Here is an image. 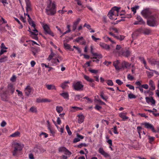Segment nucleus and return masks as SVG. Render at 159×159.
Listing matches in <instances>:
<instances>
[{
    "instance_id": "nucleus-1",
    "label": "nucleus",
    "mask_w": 159,
    "mask_h": 159,
    "mask_svg": "<svg viewBox=\"0 0 159 159\" xmlns=\"http://www.w3.org/2000/svg\"><path fill=\"white\" fill-rule=\"evenodd\" d=\"M46 12L48 15L50 16H53L56 12V5L55 3H52L51 0L46 9Z\"/></svg>"
},
{
    "instance_id": "nucleus-2",
    "label": "nucleus",
    "mask_w": 159,
    "mask_h": 159,
    "mask_svg": "<svg viewBox=\"0 0 159 159\" xmlns=\"http://www.w3.org/2000/svg\"><path fill=\"white\" fill-rule=\"evenodd\" d=\"M13 145L14 149L12 152V155L14 156H16L17 155L18 151H20L22 150L24 147V145L17 142H14Z\"/></svg>"
},
{
    "instance_id": "nucleus-3",
    "label": "nucleus",
    "mask_w": 159,
    "mask_h": 159,
    "mask_svg": "<svg viewBox=\"0 0 159 159\" xmlns=\"http://www.w3.org/2000/svg\"><path fill=\"white\" fill-rule=\"evenodd\" d=\"M147 25L151 27H155L157 25V22L156 20V16H151L147 20Z\"/></svg>"
},
{
    "instance_id": "nucleus-4",
    "label": "nucleus",
    "mask_w": 159,
    "mask_h": 159,
    "mask_svg": "<svg viewBox=\"0 0 159 159\" xmlns=\"http://www.w3.org/2000/svg\"><path fill=\"white\" fill-rule=\"evenodd\" d=\"M72 87L75 90L80 91L83 90L84 85L82 84L81 81H79L74 83Z\"/></svg>"
},
{
    "instance_id": "nucleus-5",
    "label": "nucleus",
    "mask_w": 159,
    "mask_h": 159,
    "mask_svg": "<svg viewBox=\"0 0 159 159\" xmlns=\"http://www.w3.org/2000/svg\"><path fill=\"white\" fill-rule=\"evenodd\" d=\"M9 96V94L8 93V92L7 90L0 93L1 98L3 101H8Z\"/></svg>"
},
{
    "instance_id": "nucleus-6",
    "label": "nucleus",
    "mask_w": 159,
    "mask_h": 159,
    "mask_svg": "<svg viewBox=\"0 0 159 159\" xmlns=\"http://www.w3.org/2000/svg\"><path fill=\"white\" fill-rule=\"evenodd\" d=\"M142 15L146 18H148L152 16V12L149 8H146L144 9L141 12Z\"/></svg>"
},
{
    "instance_id": "nucleus-7",
    "label": "nucleus",
    "mask_w": 159,
    "mask_h": 159,
    "mask_svg": "<svg viewBox=\"0 0 159 159\" xmlns=\"http://www.w3.org/2000/svg\"><path fill=\"white\" fill-rule=\"evenodd\" d=\"M44 31L45 32V34H49L52 37L54 36V33L51 31L48 25L45 24L43 26Z\"/></svg>"
},
{
    "instance_id": "nucleus-8",
    "label": "nucleus",
    "mask_w": 159,
    "mask_h": 159,
    "mask_svg": "<svg viewBox=\"0 0 159 159\" xmlns=\"http://www.w3.org/2000/svg\"><path fill=\"white\" fill-rule=\"evenodd\" d=\"M148 62L152 65H157L159 66V60L153 58H148Z\"/></svg>"
},
{
    "instance_id": "nucleus-9",
    "label": "nucleus",
    "mask_w": 159,
    "mask_h": 159,
    "mask_svg": "<svg viewBox=\"0 0 159 159\" xmlns=\"http://www.w3.org/2000/svg\"><path fill=\"white\" fill-rule=\"evenodd\" d=\"M131 52L129 50H127L125 51L124 49L122 50V51L120 52V53L118 55L119 56H123L126 57H128L130 56Z\"/></svg>"
},
{
    "instance_id": "nucleus-10",
    "label": "nucleus",
    "mask_w": 159,
    "mask_h": 159,
    "mask_svg": "<svg viewBox=\"0 0 159 159\" xmlns=\"http://www.w3.org/2000/svg\"><path fill=\"white\" fill-rule=\"evenodd\" d=\"M142 125H144L145 127L147 129H151L153 132H157V131L155 129L154 127L151 124L147 122H144L142 123Z\"/></svg>"
},
{
    "instance_id": "nucleus-11",
    "label": "nucleus",
    "mask_w": 159,
    "mask_h": 159,
    "mask_svg": "<svg viewBox=\"0 0 159 159\" xmlns=\"http://www.w3.org/2000/svg\"><path fill=\"white\" fill-rule=\"evenodd\" d=\"M99 153L103 156L105 158L110 157V155L107 153L102 148H99L98 150Z\"/></svg>"
},
{
    "instance_id": "nucleus-12",
    "label": "nucleus",
    "mask_w": 159,
    "mask_h": 159,
    "mask_svg": "<svg viewBox=\"0 0 159 159\" xmlns=\"http://www.w3.org/2000/svg\"><path fill=\"white\" fill-rule=\"evenodd\" d=\"M99 153L103 156L105 158L110 157V155L107 153L102 148H99L98 150Z\"/></svg>"
},
{
    "instance_id": "nucleus-13",
    "label": "nucleus",
    "mask_w": 159,
    "mask_h": 159,
    "mask_svg": "<svg viewBox=\"0 0 159 159\" xmlns=\"http://www.w3.org/2000/svg\"><path fill=\"white\" fill-rule=\"evenodd\" d=\"M99 153L103 156L105 158L110 157V155L107 153L102 148H99L98 150Z\"/></svg>"
},
{
    "instance_id": "nucleus-14",
    "label": "nucleus",
    "mask_w": 159,
    "mask_h": 159,
    "mask_svg": "<svg viewBox=\"0 0 159 159\" xmlns=\"http://www.w3.org/2000/svg\"><path fill=\"white\" fill-rule=\"evenodd\" d=\"M146 102L149 103L150 102L151 103V104L152 105H155L156 103L155 100L153 99V98L152 97L149 98L148 97H146L145 98Z\"/></svg>"
},
{
    "instance_id": "nucleus-15",
    "label": "nucleus",
    "mask_w": 159,
    "mask_h": 159,
    "mask_svg": "<svg viewBox=\"0 0 159 159\" xmlns=\"http://www.w3.org/2000/svg\"><path fill=\"white\" fill-rule=\"evenodd\" d=\"M123 49L124 48H122L120 45H117L116 46V49L114 51V52L117 53L119 55L120 52L122 51Z\"/></svg>"
},
{
    "instance_id": "nucleus-16",
    "label": "nucleus",
    "mask_w": 159,
    "mask_h": 159,
    "mask_svg": "<svg viewBox=\"0 0 159 159\" xmlns=\"http://www.w3.org/2000/svg\"><path fill=\"white\" fill-rule=\"evenodd\" d=\"M99 45L103 49H105L107 50H109L110 49V47L109 45L104 43L100 42L99 43Z\"/></svg>"
},
{
    "instance_id": "nucleus-17",
    "label": "nucleus",
    "mask_w": 159,
    "mask_h": 159,
    "mask_svg": "<svg viewBox=\"0 0 159 159\" xmlns=\"http://www.w3.org/2000/svg\"><path fill=\"white\" fill-rule=\"evenodd\" d=\"M32 90V89L30 86H27L25 89V93L26 95L28 96L30 94Z\"/></svg>"
},
{
    "instance_id": "nucleus-18",
    "label": "nucleus",
    "mask_w": 159,
    "mask_h": 159,
    "mask_svg": "<svg viewBox=\"0 0 159 159\" xmlns=\"http://www.w3.org/2000/svg\"><path fill=\"white\" fill-rule=\"evenodd\" d=\"M77 138H75L73 140V143H75L79 141H80V139H84V136L80 135L78 133L77 134Z\"/></svg>"
},
{
    "instance_id": "nucleus-19",
    "label": "nucleus",
    "mask_w": 159,
    "mask_h": 159,
    "mask_svg": "<svg viewBox=\"0 0 159 159\" xmlns=\"http://www.w3.org/2000/svg\"><path fill=\"white\" fill-rule=\"evenodd\" d=\"M80 20V19L78 18L77 19V20L74 22L73 23V25L72 26V30L73 31H75L76 29L77 26Z\"/></svg>"
},
{
    "instance_id": "nucleus-20",
    "label": "nucleus",
    "mask_w": 159,
    "mask_h": 159,
    "mask_svg": "<svg viewBox=\"0 0 159 159\" xmlns=\"http://www.w3.org/2000/svg\"><path fill=\"white\" fill-rule=\"evenodd\" d=\"M130 66V65L128 62L125 61H123L121 62V68L124 69L125 68H127Z\"/></svg>"
},
{
    "instance_id": "nucleus-21",
    "label": "nucleus",
    "mask_w": 159,
    "mask_h": 159,
    "mask_svg": "<svg viewBox=\"0 0 159 159\" xmlns=\"http://www.w3.org/2000/svg\"><path fill=\"white\" fill-rule=\"evenodd\" d=\"M78 117V122L81 124L83 122L84 118V116L83 114L79 115L77 116Z\"/></svg>"
},
{
    "instance_id": "nucleus-22",
    "label": "nucleus",
    "mask_w": 159,
    "mask_h": 159,
    "mask_svg": "<svg viewBox=\"0 0 159 159\" xmlns=\"http://www.w3.org/2000/svg\"><path fill=\"white\" fill-rule=\"evenodd\" d=\"M149 85L150 86L149 88L150 90H154L155 89V87L154 85V82L152 80H150L149 83Z\"/></svg>"
},
{
    "instance_id": "nucleus-23",
    "label": "nucleus",
    "mask_w": 159,
    "mask_h": 159,
    "mask_svg": "<svg viewBox=\"0 0 159 159\" xmlns=\"http://www.w3.org/2000/svg\"><path fill=\"white\" fill-rule=\"evenodd\" d=\"M59 151L60 152H62L63 151L67 152H68V154L69 155H71V154L70 152L65 147H60L59 148Z\"/></svg>"
},
{
    "instance_id": "nucleus-24",
    "label": "nucleus",
    "mask_w": 159,
    "mask_h": 159,
    "mask_svg": "<svg viewBox=\"0 0 159 159\" xmlns=\"http://www.w3.org/2000/svg\"><path fill=\"white\" fill-rule=\"evenodd\" d=\"M93 56H96V57H91V59H96L97 58L98 59L102 58V55L100 54H98L96 53H95L93 54Z\"/></svg>"
},
{
    "instance_id": "nucleus-25",
    "label": "nucleus",
    "mask_w": 159,
    "mask_h": 159,
    "mask_svg": "<svg viewBox=\"0 0 159 159\" xmlns=\"http://www.w3.org/2000/svg\"><path fill=\"white\" fill-rule=\"evenodd\" d=\"M46 87L48 90H56L55 86L53 84H48L46 85Z\"/></svg>"
},
{
    "instance_id": "nucleus-26",
    "label": "nucleus",
    "mask_w": 159,
    "mask_h": 159,
    "mask_svg": "<svg viewBox=\"0 0 159 159\" xmlns=\"http://www.w3.org/2000/svg\"><path fill=\"white\" fill-rule=\"evenodd\" d=\"M60 95L64 98L68 99L69 95L68 92H64L60 94Z\"/></svg>"
},
{
    "instance_id": "nucleus-27",
    "label": "nucleus",
    "mask_w": 159,
    "mask_h": 159,
    "mask_svg": "<svg viewBox=\"0 0 159 159\" xmlns=\"http://www.w3.org/2000/svg\"><path fill=\"white\" fill-rule=\"evenodd\" d=\"M63 42V45L65 48L66 49L70 50V45L66 43V40H64Z\"/></svg>"
},
{
    "instance_id": "nucleus-28",
    "label": "nucleus",
    "mask_w": 159,
    "mask_h": 159,
    "mask_svg": "<svg viewBox=\"0 0 159 159\" xmlns=\"http://www.w3.org/2000/svg\"><path fill=\"white\" fill-rule=\"evenodd\" d=\"M136 19L141 25H144L145 24V22L143 20L142 18L140 17V16H138L136 18Z\"/></svg>"
},
{
    "instance_id": "nucleus-29",
    "label": "nucleus",
    "mask_w": 159,
    "mask_h": 159,
    "mask_svg": "<svg viewBox=\"0 0 159 159\" xmlns=\"http://www.w3.org/2000/svg\"><path fill=\"white\" fill-rule=\"evenodd\" d=\"M20 134V133L19 131H16L14 133L10 135V137H16L19 136Z\"/></svg>"
},
{
    "instance_id": "nucleus-30",
    "label": "nucleus",
    "mask_w": 159,
    "mask_h": 159,
    "mask_svg": "<svg viewBox=\"0 0 159 159\" xmlns=\"http://www.w3.org/2000/svg\"><path fill=\"white\" fill-rule=\"evenodd\" d=\"M119 116L122 118L123 120H125V119H128V117H127L125 115V113H121L119 114Z\"/></svg>"
},
{
    "instance_id": "nucleus-31",
    "label": "nucleus",
    "mask_w": 159,
    "mask_h": 159,
    "mask_svg": "<svg viewBox=\"0 0 159 159\" xmlns=\"http://www.w3.org/2000/svg\"><path fill=\"white\" fill-rule=\"evenodd\" d=\"M51 53L47 58V60L49 61H50L51 60H52V59H53V57L55 55V54L53 52L52 50H51Z\"/></svg>"
},
{
    "instance_id": "nucleus-32",
    "label": "nucleus",
    "mask_w": 159,
    "mask_h": 159,
    "mask_svg": "<svg viewBox=\"0 0 159 159\" xmlns=\"http://www.w3.org/2000/svg\"><path fill=\"white\" fill-rule=\"evenodd\" d=\"M26 11L27 12L29 11H30L31 10V4L30 2H28V3H26Z\"/></svg>"
},
{
    "instance_id": "nucleus-33",
    "label": "nucleus",
    "mask_w": 159,
    "mask_h": 159,
    "mask_svg": "<svg viewBox=\"0 0 159 159\" xmlns=\"http://www.w3.org/2000/svg\"><path fill=\"white\" fill-rule=\"evenodd\" d=\"M100 96L101 98L105 101H106L107 99V97L106 96H105L104 92L103 91H102L100 93Z\"/></svg>"
},
{
    "instance_id": "nucleus-34",
    "label": "nucleus",
    "mask_w": 159,
    "mask_h": 159,
    "mask_svg": "<svg viewBox=\"0 0 159 159\" xmlns=\"http://www.w3.org/2000/svg\"><path fill=\"white\" fill-rule=\"evenodd\" d=\"M7 57L6 56H4L3 57L0 58V62L2 63L6 61L7 60Z\"/></svg>"
},
{
    "instance_id": "nucleus-35",
    "label": "nucleus",
    "mask_w": 159,
    "mask_h": 159,
    "mask_svg": "<svg viewBox=\"0 0 159 159\" xmlns=\"http://www.w3.org/2000/svg\"><path fill=\"white\" fill-rule=\"evenodd\" d=\"M151 32V30L147 29H144L143 30V33L144 34L148 35Z\"/></svg>"
},
{
    "instance_id": "nucleus-36",
    "label": "nucleus",
    "mask_w": 159,
    "mask_h": 159,
    "mask_svg": "<svg viewBox=\"0 0 159 159\" xmlns=\"http://www.w3.org/2000/svg\"><path fill=\"white\" fill-rule=\"evenodd\" d=\"M69 83V81H66L63 83L61 84V86L62 88V89H64L66 88V87L67 86L66 84Z\"/></svg>"
},
{
    "instance_id": "nucleus-37",
    "label": "nucleus",
    "mask_w": 159,
    "mask_h": 159,
    "mask_svg": "<svg viewBox=\"0 0 159 159\" xmlns=\"http://www.w3.org/2000/svg\"><path fill=\"white\" fill-rule=\"evenodd\" d=\"M84 78L87 81L89 82H92L94 81V80L93 79L90 78L87 75H84Z\"/></svg>"
},
{
    "instance_id": "nucleus-38",
    "label": "nucleus",
    "mask_w": 159,
    "mask_h": 159,
    "mask_svg": "<svg viewBox=\"0 0 159 159\" xmlns=\"http://www.w3.org/2000/svg\"><path fill=\"white\" fill-rule=\"evenodd\" d=\"M56 110L57 112L59 113L63 111V108L61 106H57L56 108Z\"/></svg>"
},
{
    "instance_id": "nucleus-39",
    "label": "nucleus",
    "mask_w": 159,
    "mask_h": 159,
    "mask_svg": "<svg viewBox=\"0 0 159 159\" xmlns=\"http://www.w3.org/2000/svg\"><path fill=\"white\" fill-rule=\"evenodd\" d=\"M114 15V12L112 10H110L108 14V16L111 19H113L112 16Z\"/></svg>"
},
{
    "instance_id": "nucleus-40",
    "label": "nucleus",
    "mask_w": 159,
    "mask_h": 159,
    "mask_svg": "<svg viewBox=\"0 0 159 159\" xmlns=\"http://www.w3.org/2000/svg\"><path fill=\"white\" fill-rule=\"evenodd\" d=\"M30 111L33 113H37V112L36 108L34 107H31L30 109Z\"/></svg>"
},
{
    "instance_id": "nucleus-41",
    "label": "nucleus",
    "mask_w": 159,
    "mask_h": 159,
    "mask_svg": "<svg viewBox=\"0 0 159 159\" xmlns=\"http://www.w3.org/2000/svg\"><path fill=\"white\" fill-rule=\"evenodd\" d=\"M146 73L147 74V76L149 78H151L153 75V73L148 71H146Z\"/></svg>"
},
{
    "instance_id": "nucleus-42",
    "label": "nucleus",
    "mask_w": 159,
    "mask_h": 159,
    "mask_svg": "<svg viewBox=\"0 0 159 159\" xmlns=\"http://www.w3.org/2000/svg\"><path fill=\"white\" fill-rule=\"evenodd\" d=\"M128 97L129 98L131 99L132 98L135 99L136 98V96L135 95L132 93H129L128 94Z\"/></svg>"
},
{
    "instance_id": "nucleus-43",
    "label": "nucleus",
    "mask_w": 159,
    "mask_h": 159,
    "mask_svg": "<svg viewBox=\"0 0 159 159\" xmlns=\"http://www.w3.org/2000/svg\"><path fill=\"white\" fill-rule=\"evenodd\" d=\"M66 130L68 134L70 135L72 134V133L70 130V128L68 125H66Z\"/></svg>"
},
{
    "instance_id": "nucleus-44",
    "label": "nucleus",
    "mask_w": 159,
    "mask_h": 159,
    "mask_svg": "<svg viewBox=\"0 0 159 159\" xmlns=\"http://www.w3.org/2000/svg\"><path fill=\"white\" fill-rule=\"evenodd\" d=\"M107 84L109 86H112L113 85V83L112 81L111 80H108L107 81Z\"/></svg>"
},
{
    "instance_id": "nucleus-45",
    "label": "nucleus",
    "mask_w": 159,
    "mask_h": 159,
    "mask_svg": "<svg viewBox=\"0 0 159 159\" xmlns=\"http://www.w3.org/2000/svg\"><path fill=\"white\" fill-rule=\"evenodd\" d=\"M29 23V24L32 26L34 28H35V25L34 23V21L32 20H31L28 21Z\"/></svg>"
},
{
    "instance_id": "nucleus-46",
    "label": "nucleus",
    "mask_w": 159,
    "mask_h": 159,
    "mask_svg": "<svg viewBox=\"0 0 159 159\" xmlns=\"http://www.w3.org/2000/svg\"><path fill=\"white\" fill-rule=\"evenodd\" d=\"M137 129L138 132V133L139 134V137L140 138H141V135H140V133H141V130L142 129V128L141 127L139 126L137 127Z\"/></svg>"
},
{
    "instance_id": "nucleus-47",
    "label": "nucleus",
    "mask_w": 159,
    "mask_h": 159,
    "mask_svg": "<svg viewBox=\"0 0 159 159\" xmlns=\"http://www.w3.org/2000/svg\"><path fill=\"white\" fill-rule=\"evenodd\" d=\"M82 98V97L80 95H76L75 96V100L77 101L80 100V99Z\"/></svg>"
},
{
    "instance_id": "nucleus-48",
    "label": "nucleus",
    "mask_w": 159,
    "mask_h": 159,
    "mask_svg": "<svg viewBox=\"0 0 159 159\" xmlns=\"http://www.w3.org/2000/svg\"><path fill=\"white\" fill-rule=\"evenodd\" d=\"M84 38L83 37H79L74 40V42L75 41L77 42H79L80 40H82Z\"/></svg>"
},
{
    "instance_id": "nucleus-49",
    "label": "nucleus",
    "mask_w": 159,
    "mask_h": 159,
    "mask_svg": "<svg viewBox=\"0 0 159 159\" xmlns=\"http://www.w3.org/2000/svg\"><path fill=\"white\" fill-rule=\"evenodd\" d=\"M149 139V142L150 143H152V142L154 141V138L152 137H151L149 135L148 136Z\"/></svg>"
},
{
    "instance_id": "nucleus-50",
    "label": "nucleus",
    "mask_w": 159,
    "mask_h": 159,
    "mask_svg": "<svg viewBox=\"0 0 159 159\" xmlns=\"http://www.w3.org/2000/svg\"><path fill=\"white\" fill-rule=\"evenodd\" d=\"M127 79L130 80H133L134 78L130 74H128L127 75Z\"/></svg>"
},
{
    "instance_id": "nucleus-51",
    "label": "nucleus",
    "mask_w": 159,
    "mask_h": 159,
    "mask_svg": "<svg viewBox=\"0 0 159 159\" xmlns=\"http://www.w3.org/2000/svg\"><path fill=\"white\" fill-rule=\"evenodd\" d=\"M48 128V129L50 130V131L51 134H55V132L54 129L51 127L50 126H49Z\"/></svg>"
},
{
    "instance_id": "nucleus-52",
    "label": "nucleus",
    "mask_w": 159,
    "mask_h": 159,
    "mask_svg": "<svg viewBox=\"0 0 159 159\" xmlns=\"http://www.w3.org/2000/svg\"><path fill=\"white\" fill-rule=\"evenodd\" d=\"M139 59L141 61H142L143 62L144 65H145L146 64H147L145 60L144 59V58L143 57H139Z\"/></svg>"
},
{
    "instance_id": "nucleus-53",
    "label": "nucleus",
    "mask_w": 159,
    "mask_h": 159,
    "mask_svg": "<svg viewBox=\"0 0 159 159\" xmlns=\"http://www.w3.org/2000/svg\"><path fill=\"white\" fill-rule=\"evenodd\" d=\"M87 144L84 143H81L77 145V147L78 148H81L83 146L86 147Z\"/></svg>"
},
{
    "instance_id": "nucleus-54",
    "label": "nucleus",
    "mask_w": 159,
    "mask_h": 159,
    "mask_svg": "<svg viewBox=\"0 0 159 159\" xmlns=\"http://www.w3.org/2000/svg\"><path fill=\"white\" fill-rule=\"evenodd\" d=\"M126 86L128 87L130 89H133V90L134 89V87L130 84H127Z\"/></svg>"
},
{
    "instance_id": "nucleus-55",
    "label": "nucleus",
    "mask_w": 159,
    "mask_h": 159,
    "mask_svg": "<svg viewBox=\"0 0 159 159\" xmlns=\"http://www.w3.org/2000/svg\"><path fill=\"white\" fill-rule=\"evenodd\" d=\"M132 17V16L131 14H127L126 15H125L124 16L122 17V18H130Z\"/></svg>"
},
{
    "instance_id": "nucleus-56",
    "label": "nucleus",
    "mask_w": 159,
    "mask_h": 159,
    "mask_svg": "<svg viewBox=\"0 0 159 159\" xmlns=\"http://www.w3.org/2000/svg\"><path fill=\"white\" fill-rule=\"evenodd\" d=\"M116 83L119 85H121L123 84V82H122L120 80L117 79L116 80Z\"/></svg>"
},
{
    "instance_id": "nucleus-57",
    "label": "nucleus",
    "mask_w": 159,
    "mask_h": 159,
    "mask_svg": "<svg viewBox=\"0 0 159 159\" xmlns=\"http://www.w3.org/2000/svg\"><path fill=\"white\" fill-rule=\"evenodd\" d=\"M16 77L15 75H13L11 78L10 80L12 82H14L16 81Z\"/></svg>"
},
{
    "instance_id": "nucleus-58",
    "label": "nucleus",
    "mask_w": 159,
    "mask_h": 159,
    "mask_svg": "<svg viewBox=\"0 0 159 159\" xmlns=\"http://www.w3.org/2000/svg\"><path fill=\"white\" fill-rule=\"evenodd\" d=\"M28 31H29L31 34L34 35H38V34L36 33L32 32L31 31L30 29V27L29 28V30H28Z\"/></svg>"
},
{
    "instance_id": "nucleus-59",
    "label": "nucleus",
    "mask_w": 159,
    "mask_h": 159,
    "mask_svg": "<svg viewBox=\"0 0 159 159\" xmlns=\"http://www.w3.org/2000/svg\"><path fill=\"white\" fill-rule=\"evenodd\" d=\"M89 71L91 73L96 74L98 72V70H95L89 69Z\"/></svg>"
},
{
    "instance_id": "nucleus-60",
    "label": "nucleus",
    "mask_w": 159,
    "mask_h": 159,
    "mask_svg": "<svg viewBox=\"0 0 159 159\" xmlns=\"http://www.w3.org/2000/svg\"><path fill=\"white\" fill-rule=\"evenodd\" d=\"M95 108L97 110L99 111L102 108V107L96 105L95 107Z\"/></svg>"
},
{
    "instance_id": "nucleus-61",
    "label": "nucleus",
    "mask_w": 159,
    "mask_h": 159,
    "mask_svg": "<svg viewBox=\"0 0 159 159\" xmlns=\"http://www.w3.org/2000/svg\"><path fill=\"white\" fill-rule=\"evenodd\" d=\"M84 27H86L89 30H91V26L89 25L85 24L84 25Z\"/></svg>"
},
{
    "instance_id": "nucleus-62",
    "label": "nucleus",
    "mask_w": 159,
    "mask_h": 159,
    "mask_svg": "<svg viewBox=\"0 0 159 159\" xmlns=\"http://www.w3.org/2000/svg\"><path fill=\"white\" fill-rule=\"evenodd\" d=\"M141 87L145 89H148V86L147 84H142Z\"/></svg>"
},
{
    "instance_id": "nucleus-63",
    "label": "nucleus",
    "mask_w": 159,
    "mask_h": 159,
    "mask_svg": "<svg viewBox=\"0 0 159 159\" xmlns=\"http://www.w3.org/2000/svg\"><path fill=\"white\" fill-rule=\"evenodd\" d=\"M92 38L95 41H96L98 40H100V38H96L93 35L92 36Z\"/></svg>"
},
{
    "instance_id": "nucleus-64",
    "label": "nucleus",
    "mask_w": 159,
    "mask_h": 159,
    "mask_svg": "<svg viewBox=\"0 0 159 159\" xmlns=\"http://www.w3.org/2000/svg\"><path fill=\"white\" fill-rule=\"evenodd\" d=\"M6 122L5 121H3L1 123V125L2 127H4L6 126Z\"/></svg>"
}]
</instances>
